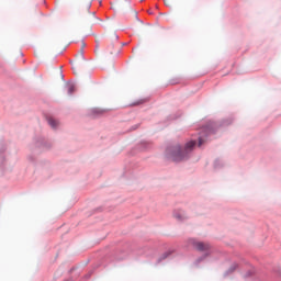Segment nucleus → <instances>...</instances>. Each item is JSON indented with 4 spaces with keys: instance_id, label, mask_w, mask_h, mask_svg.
Instances as JSON below:
<instances>
[{
    "instance_id": "f257e3e1",
    "label": "nucleus",
    "mask_w": 281,
    "mask_h": 281,
    "mask_svg": "<svg viewBox=\"0 0 281 281\" xmlns=\"http://www.w3.org/2000/svg\"><path fill=\"white\" fill-rule=\"evenodd\" d=\"M196 146V142L190 140L184 145V147H181L180 145L171 146L167 149V157L171 161H186L188 157H190V153L194 150V147Z\"/></svg>"
},
{
    "instance_id": "f03ea898",
    "label": "nucleus",
    "mask_w": 281,
    "mask_h": 281,
    "mask_svg": "<svg viewBox=\"0 0 281 281\" xmlns=\"http://www.w3.org/2000/svg\"><path fill=\"white\" fill-rule=\"evenodd\" d=\"M193 246L198 251H207L210 249V245L203 241H194Z\"/></svg>"
},
{
    "instance_id": "7ed1b4c3",
    "label": "nucleus",
    "mask_w": 281,
    "mask_h": 281,
    "mask_svg": "<svg viewBox=\"0 0 281 281\" xmlns=\"http://www.w3.org/2000/svg\"><path fill=\"white\" fill-rule=\"evenodd\" d=\"M173 218H176L177 221H186V218H188V216L186 215V213L181 210L175 211L173 212Z\"/></svg>"
},
{
    "instance_id": "20e7f679",
    "label": "nucleus",
    "mask_w": 281,
    "mask_h": 281,
    "mask_svg": "<svg viewBox=\"0 0 281 281\" xmlns=\"http://www.w3.org/2000/svg\"><path fill=\"white\" fill-rule=\"evenodd\" d=\"M92 0H83L81 3V10H86V12H89L91 10Z\"/></svg>"
},
{
    "instance_id": "39448f33",
    "label": "nucleus",
    "mask_w": 281,
    "mask_h": 281,
    "mask_svg": "<svg viewBox=\"0 0 281 281\" xmlns=\"http://www.w3.org/2000/svg\"><path fill=\"white\" fill-rule=\"evenodd\" d=\"M175 251L172 250H168L166 252H164L162 255H160V257L158 258V262H162V260H166L167 258H170V255L173 254Z\"/></svg>"
},
{
    "instance_id": "423d86ee",
    "label": "nucleus",
    "mask_w": 281,
    "mask_h": 281,
    "mask_svg": "<svg viewBox=\"0 0 281 281\" xmlns=\"http://www.w3.org/2000/svg\"><path fill=\"white\" fill-rule=\"evenodd\" d=\"M175 251L172 250H168L166 252H164L162 255H160V257L158 258V262H162V260H166L167 258H170V255L173 254Z\"/></svg>"
},
{
    "instance_id": "0eeeda50",
    "label": "nucleus",
    "mask_w": 281,
    "mask_h": 281,
    "mask_svg": "<svg viewBox=\"0 0 281 281\" xmlns=\"http://www.w3.org/2000/svg\"><path fill=\"white\" fill-rule=\"evenodd\" d=\"M47 122H48L49 126H52V128H56V126H58V121H56L53 117H48Z\"/></svg>"
},
{
    "instance_id": "6e6552de",
    "label": "nucleus",
    "mask_w": 281,
    "mask_h": 281,
    "mask_svg": "<svg viewBox=\"0 0 281 281\" xmlns=\"http://www.w3.org/2000/svg\"><path fill=\"white\" fill-rule=\"evenodd\" d=\"M67 91H68V94L71 95V93H74V91H76V86L74 83H68Z\"/></svg>"
},
{
    "instance_id": "1a4fd4ad",
    "label": "nucleus",
    "mask_w": 281,
    "mask_h": 281,
    "mask_svg": "<svg viewBox=\"0 0 281 281\" xmlns=\"http://www.w3.org/2000/svg\"><path fill=\"white\" fill-rule=\"evenodd\" d=\"M199 146H203V139L202 138L199 139Z\"/></svg>"
},
{
    "instance_id": "9d476101",
    "label": "nucleus",
    "mask_w": 281,
    "mask_h": 281,
    "mask_svg": "<svg viewBox=\"0 0 281 281\" xmlns=\"http://www.w3.org/2000/svg\"><path fill=\"white\" fill-rule=\"evenodd\" d=\"M166 5H170V0H165Z\"/></svg>"
},
{
    "instance_id": "9b49d317",
    "label": "nucleus",
    "mask_w": 281,
    "mask_h": 281,
    "mask_svg": "<svg viewBox=\"0 0 281 281\" xmlns=\"http://www.w3.org/2000/svg\"><path fill=\"white\" fill-rule=\"evenodd\" d=\"M109 49H110V54H113V46H110Z\"/></svg>"
},
{
    "instance_id": "f8f14e48",
    "label": "nucleus",
    "mask_w": 281,
    "mask_h": 281,
    "mask_svg": "<svg viewBox=\"0 0 281 281\" xmlns=\"http://www.w3.org/2000/svg\"><path fill=\"white\" fill-rule=\"evenodd\" d=\"M92 16H95V13H92Z\"/></svg>"
}]
</instances>
